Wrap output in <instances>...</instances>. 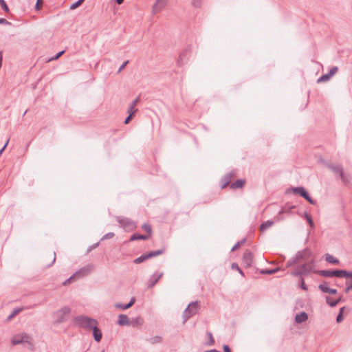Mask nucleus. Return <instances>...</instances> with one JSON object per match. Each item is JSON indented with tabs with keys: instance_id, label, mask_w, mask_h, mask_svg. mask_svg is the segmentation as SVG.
Here are the masks:
<instances>
[{
	"instance_id": "f257e3e1",
	"label": "nucleus",
	"mask_w": 352,
	"mask_h": 352,
	"mask_svg": "<svg viewBox=\"0 0 352 352\" xmlns=\"http://www.w3.org/2000/svg\"><path fill=\"white\" fill-rule=\"evenodd\" d=\"M74 321L79 327L86 330H91L96 324H98L96 320L86 316H78L74 318Z\"/></svg>"
},
{
	"instance_id": "f03ea898",
	"label": "nucleus",
	"mask_w": 352,
	"mask_h": 352,
	"mask_svg": "<svg viewBox=\"0 0 352 352\" xmlns=\"http://www.w3.org/2000/svg\"><path fill=\"white\" fill-rule=\"evenodd\" d=\"M326 166L330 169L335 175H338L340 179L344 184L350 183V176L345 173L343 167L341 164H333L327 163Z\"/></svg>"
},
{
	"instance_id": "7ed1b4c3",
	"label": "nucleus",
	"mask_w": 352,
	"mask_h": 352,
	"mask_svg": "<svg viewBox=\"0 0 352 352\" xmlns=\"http://www.w3.org/2000/svg\"><path fill=\"white\" fill-rule=\"evenodd\" d=\"M200 309L199 301L190 302L183 312V323H185L189 318L195 316Z\"/></svg>"
},
{
	"instance_id": "20e7f679",
	"label": "nucleus",
	"mask_w": 352,
	"mask_h": 352,
	"mask_svg": "<svg viewBox=\"0 0 352 352\" xmlns=\"http://www.w3.org/2000/svg\"><path fill=\"white\" fill-rule=\"evenodd\" d=\"M116 219L125 231H133L137 228L135 222L129 218L117 216Z\"/></svg>"
},
{
	"instance_id": "39448f33",
	"label": "nucleus",
	"mask_w": 352,
	"mask_h": 352,
	"mask_svg": "<svg viewBox=\"0 0 352 352\" xmlns=\"http://www.w3.org/2000/svg\"><path fill=\"white\" fill-rule=\"evenodd\" d=\"M313 267L314 261H311L310 262L298 266L296 270L291 272V274L294 276H300L303 274H308L312 272Z\"/></svg>"
},
{
	"instance_id": "423d86ee",
	"label": "nucleus",
	"mask_w": 352,
	"mask_h": 352,
	"mask_svg": "<svg viewBox=\"0 0 352 352\" xmlns=\"http://www.w3.org/2000/svg\"><path fill=\"white\" fill-rule=\"evenodd\" d=\"M11 342L12 345L27 343L32 348V338L26 333H23L13 336Z\"/></svg>"
},
{
	"instance_id": "0eeeda50",
	"label": "nucleus",
	"mask_w": 352,
	"mask_h": 352,
	"mask_svg": "<svg viewBox=\"0 0 352 352\" xmlns=\"http://www.w3.org/2000/svg\"><path fill=\"white\" fill-rule=\"evenodd\" d=\"M292 190L296 195H298L300 197H303L305 200H307L309 204L312 205L316 204V201L314 200L309 192L305 190V188L302 186L293 187L292 188Z\"/></svg>"
},
{
	"instance_id": "6e6552de",
	"label": "nucleus",
	"mask_w": 352,
	"mask_h": 352,
	"mask_svg": "<svg viewBox=\"0 0 352 352\" xmlns=\"http://www.w3.org/2000/svg\"><path fill=\"white\" fill-rule=\"evenodd\" d=\"M70 308L68 307H64L61 308L60 310H58L55 312L54 315L56 317V320L55 323L60 324L67 320L66 316L68 315L70 312Z\"/></svg>"
},
{
	"instance_id": "1a4fd4ad",
	"label": "nucleus",
	"mask_w": 352,
	"mask_h": 352,
	"mask_svg": "<svg viewBox=\"0 0 352 352\" xmlns=\"http://www.w3.org/2000/svg\"><path fill=\"white\" fill-rule=\"evenodd\" d=\"M317 273L323 277L341 278L342 270H322L317 271Z\"/></svg>"
},
{
	"instance_id": "9d476101",
	"label": "nucleus",
	"mask_w": 352,
	"mask_h": 352,
	"mask_svg": "<svg viewBox=\"0 0 352 352\" xmlns=\"http://www.w3.org/2000/svg\"><path fill=\"white\" fill-rule=\"evenodd\" d=\"M93 269L94 265L92 264H89L87 265L82 267L73 274V277H75L76 279L85 277L89 274L93 270Z\"/></svg>"
},
{
	"instance_id": "9b49d317",
	"label": "nucleus",
	"mask_w": 352,
	"mask_h": 352,
	"mask_svg": "<svg viewBox=\"0 0 352 352\" xmlns=\"http://www.w3.org/2000/svg\"><path fill=\"white\" fill-rule=\"evenodd\" d=\"M237 170L234 169L226 174L221 180V188H226L231 182V180L236 177Z\"/></svg>"
},
{
	"instance_id": "f8f14e48",
	"label": "nucleus",
	"mask_w": 352,
	"mask_h": 352,
	"mask_svg": "<svg viewBox=\"0 0 352 352\" xmlns=\"http://www.w3.org/2000/svg\"><path fill=\"white\" fill-rule=\"evenodd\" d=\"M168 0H156L152 8V13L155 14L162 10L166 6Z\"/></svg>"
},
{
	"instance_id": "ddd939ff",
	"label": "nucleus",
	"mask_w": 352,
	"mask_h": 352,
	"mask_svg": "<svg viewBox=\"0 0 352 352\" xmlns=\"http://www.w3.org/2000/svg\"><path fill=\"white\" fill-rule=\"evenodd\" d=\"M252 253L250 250H246L243 253L242 258L243 263L246 267H250L252 265Z\"/></svg>"
},
{
	"instance_id": "4468645a",
	"label": "nucleus",
	"mask_w": 352,
	"mask_h": 352,
	"mask_svg": "<svg viewBox=\"0 0 352 352\" xmlns=\"http://www.w3.org/2000/svg\"><path fill=\"white\" fill-rule=\"evenodd\" d=\"M162 276H163L162 272H161V273L155 272L153 274H152L148 280V287L152 288L153 287H154L157 284V283L159 281V280L162 277Z\"/></svg>"
},
{
	"instance_id": "2eb2a0df",
	"label": "nucleus",
	"mask_w": 352,
	"mask_h": 352,
	"mask_svg": "<svg viewBox=\"0 0 352 352\" xmlns=\"http://www.w3.org/2000/svg\"><path fill=\"white\" fill-rule=\"evenodd\" d=\"M311 256V252L309 249H305L302 251H300L297 253L298 258H300V261H306Z\"/></svg>"
},
{
	"instance_id": "dca6fc26",
	"label": "nucleus",
	"mask_w": 352,
	"mask_h": 352,
	"mask_svg": "<svg viewBox=\"0 0 352 352\" xmlns=\"http://www.w3.org/2000/svg\"><path fill=\"white\" fill-rule=\"evenodd\" d=\"M117 324L120 326H129L131 325L130 320L129 318L125 314H120L118 316V320L117 321Z\"/></svg>"
},
{
	"instance_id": "f3484780",
	"label": "nucleus",
	"mask_w": 352,
	"mask_h": 352,
	"mask_svg": "<svg viewBox=\"0 0 352 352\" xmlns=\"http://www.w3.org/2000/svg\"><path fill=\"white\" fill-rule=\"evenodd\" d=\"M91 330L93 331V336L95 341L97 342H100L102 338V333L101 330L98 327V324H96Z\"/></svg>"
},
{
	"instance_id": "a211bd4d",
	"label": "nucleus",
	"mask_w": 352,
	"mask_h": 352,
	"mask_svg": "<svg viewBox=\"0 0 352 352\" xmlns=\"http://www.w3.org/2000/svg\"><path fill=\"white\" fill-rule=\"evenodd\" d=\"M307 320H308V314L305 311H302V312L296 314L295 316V322L297 324H300L302 322L307 321Z\"/></svg>"
},
{
	"instance_id": "6ab92c4d",
	"label": "nucleus",
	"mask_w": 352,
	"mask_h": 352,
	"mask_svg": "<svg viewBox=\"0 0 352 352\" xmlns=\"http://www.w3.org/2000/svg\"><path fill=\"white\" fill-rule=\"evenodd\" d=\"M135 302V298L133 297L131 298L130 301L127 304L124 305L122 303H116L115 305V307L116 308L120 309L122 310H125V309H127L130 308L131 307H132L134 305Z\"/></svg>"
},
{
	"instance_id": "aec40b11",
	"label": "nucleus",
	"mask_w": 352,
	"mask_h": 352,
	"mask_svg": "<svg viewBox=\"0 0 352 352\" xmlns=\"http://www.w3.org/2000/svg\"><path fill=\"white\" fill-rule=\"evenodd\" d=\"M148 239H149V235L134 233L131 236V237L129 239V241H136V240H147Z\"/></svg>"
},
{
	"instance_id": "412c9836",
	"label": "nucleus",
	"mask_w": 352,
	"mask_h": 352,
	"mask_svg": "<svg viewBox=\"0 0 352 352\" xmlns=\"http://www.w3.org/2000/svg\"><path fill=\"white\" fill-rule=\"evenodd\" d=\"M245 184V179H237L236 182L232 183L230 185V188L236 189V188H242Z\"/></svg>"
},
{
	"instance_id": "4be33fe9",
	"label": "nucleus",
	"mask_w": 352,
	"mask_h": 352,
	"mask_svg": "<svg viewBox=\"0 0 352 352\" xmlns=\"http://www.w3.org/2000/svg\"><path fill=\"white\" fill-rule=\"evenodd\" d=\"M138 101L139 98H137L136 99L131 102L129 107H128L127 113H133V114L135 113V112L138 111V109L135 108V106L137 105Z\"/></svg>"
},
{
	"instance_id": "5701e85b",
	"label": "nucleus",
	"mask_w": 352,
	"mask_h": 352,
	"mask_svg": "<svg viewBox=\"0 0 352 352\" xmlns=\"http://www.w3.org/2000/svg\"><path fill=\"white\" fill-rule=\"evenodd\" d=\"M325 261L329 263L334 265H338L340 263L339 259L329 254H325Z\"/></svg>"
},
{
	"instance_id": "b1692460",
	"label": "nucleus",
	"mask_w": 352,
	"mask_h": 352,
	"mask_svg": "<svg viewBox=\"0 0 352 352\" xmlns=\"http://www.w3.org/2000/svg\"><path fill=\"white\" fill-rule=\"evenodd\" d=\"M296 206L291 205L289 204H286L284 206L282 207L280 211L279 212V214L287 213L289 214L291 212V210L294 208Z\"/></svg>"
},
{
	"instance_id": "393cba45",
	"label": "nucleus",
	"mask_w": 352,
	"mask_h": 352,
	"mask_svg": "<svg viewBox=\"0 0 352 352\" xmlns=\"http://www.w3.org/2000/svg\"><path fill=\"white\" fill-rule=\"evenodd\" d=\"M188 57V51L187 50H184L183 52H182L178 57V59H177V64L179 65H182L184 64V61H185V59H186Z\"/></svg>"
},
{
	"instance_id": "a878e982",
	"label": "nucleus",
	"mask_w": 352,
	"mask_h": 352,
	"mask_svg": "<svg viewBox=\"0 0 352 352\" xmlns=\"http://www.w3.org/2000/svg\"><path fill=\"white\" fill-rule=\"evenodd\" d=\"M274 224V221L271 220H267L263 223H262L259 227V230L261 232H264L268 228L271 227Z\"/></svg>"
},
{
	"instance_id": "bb28decb",
	"label": "nucleus",
	"mask_w": 352,
	"mask_h": 352,
	"mask_svg": "<svg viewBox=\"0 0 352 352\" xmlns=\"http://www.w3.org/2000/svg\"><path fill=\"white\" fill-rule=\"evenodd\" d=\"M151 344H155L162 342V338L160 336H155L146 340Z\"/></svg>"
},
{
	"instance_id": "cd10ccee",
	"label": "nucleus",
	"mask_w": 352,
	"mask_h": 352,
	"mask_svg": "<svg viewBox=\"0 0 352 352\" xmlns=\"http://www.w3.org/2000/svg\"><path fill=\"white\" fill-rule=\"evenodd\" d=\"M23 310V307H17L13 309L12 313L8 316V320H12L18 314H19L21 311Z\"/></svg>"
},
{
	"instance_id": "c85d7f7f",
	"label": "nucleus",
	"mask_w": 352,
	"mask_h": 352,
	"mask_svg": "<svg viewBox=\"0 0 352 352\" xmlns=\"http://www.w3.org/2000/svg\"><path fill=\"white\" fill-rule=\"evenodd\" d=\"M149 256H148V253L146 254H142L140 256L136 258L134 261H133V263H135V264H139V263H141L144 261H145L147 259H149Z\"/></svg>"
},
{
	"instance_id": "c756f323",
	"label": "nucleus",
	"mask_w": 352,
	"mask_h": 352,
	"mask_svg": "<svg viewBox=\"0 0 352 352\" xmlns=\"http://www.w3.org/2000/svg\"><path fill=\"white\" fill-rule=\"evenodd\" d=\"M131 325L135 327L136 325H142L143 323V320L140 317H136L130 320Z\"/></svg>"
},
{
	"instance_id": "7c9ffc66",
	"label": "nucleus",
	"mask_w": 352,
	"mask_h": 352,
	"mask_svg": "<svg viewBox=\"0 0 352 352\" xmlns=\"http://www.w3.org/2000/svg\"><path fill=\"white\" fill-rule=\"evenodd\" d=\"M328 285H329V283L326 281H324L322 283H321L318 285V288L321 292H322L324 293H327L328 292L329 289L330 288Z\"/></svg>"
},
{
	"instance_id": "2f4dec72",
	"label": "nucleus",
	"mask_w": 352,
	"mask_h": 352,
	"mask_svg": "<svg viewBox=\"0 0 352 352\" xmlns=\"http://www.w3.org/2000/svg\"><path fill=\"white\" fill-rule=\"evenodd\" d=\"M345 307H342L340 309V311H339V313L336 317V322L338 323H340L341 322H342L343 319H344V317H343V314H344V310L345 309Z\"/></svg>"
},
{
	"instance_id": "473e14b6",
	"label": "nucleus",
	"mask_w": 352,
	"mask_h": 352,
	"mask_svg": "<svg viewBox=\"0 0 352 352\" xmlns=\"http://www.w3.org/2000/svg\"><path fill=\"white\" fill-rule=\"evenodd\" d=\"M303 217L306 219L309 226L313 228L314 227V223L311 215L309 214L307 212H305L303 214Z\"/></svg>"
},
{
	"instance_id": "72a5a7b5",
	"label": "nucleus",
	"mask_w": 352,
	"mask_h": 352,
	"mask_svg": "<svg viewBox=\"0 0 352 352\" xmlns=\"http://www.w3.org/2000/svg\"><path fill=\"white\" fill-rule=\"evenodd\" d=\"M164 252V250H157L155 251H151L148 253L149 258H153L159 255L162 254Z\"/></svg>"
},
{
	"instance_id": "f704fd0d",
	"label": "nucleus",
	"mask_w": 352,
	"mask_h": 352,
	"mask_svg": "<svg viewBox=\"0 0 352 352\" xmlns=\"http://www.w3.org/2000/svg\"><path fill=\"white\" fill-rule=\"evenodd\" d=\"M341 278H346V279H352V271H347L342 270Z\"/></svg>"
},
{
	"instance_id": "c9c22d12",
	"label": "nucleus",
	"mask_w": 352,
	"mask_h": 352,
	"mask_svg": "<svg viewBox=\"0 0 352 352\" xmlns=\"http://www.w3.org/2000/svg\"><path fill=\"white\" fill-rule=\"evenodd\" d=\"M142 228L147 232L146 235H149V237L152 234V228L148 223H144L142 226Z\"/></svg>"
},
{
	"instance_id": "e433bc0d",
	"label": "nucleus",
	"mask_w": 352,
	"mask_h": 352,
	"mask_svg": "<svg viewBox=\"0 0 352 352\" xmlns=\"http://www.w3.org/2000/svg\"><path fill=\"white\" fill-rule=\"evenodd\" d=\"M300 262V258H298L296 255V258L291 259L287 262L286 266L287 267H289Z\"/></svg>"
},
{
	"instance_id": "4c0bfd02",
	"label": "nucleus",
	"mask_w": 352,
	"mask_h": 352,
	"mask_svg": "<svg viewBox=\"0 0 352 352\" xmlns=\"http://www.w3.org/2000/svg\"><path fill=\"white\" fill-rule=\"evenodd\" d=\"M331 78V76L328 73L323 74L317 80V82L320 83V82L328 81Z\"/></svg>"
},
{
	"instance_id": "58836bf2",
	"label": "nucleus",
	"mask_w": 352,
	"mask_h": 352,
	"mask_svg": "<svg viewBox=\"0 0 352 352\" xmlns=\"http://www.w3.org/2000/svg\"><path fill=\"white\" fill-rule=\"evenodd\" d=\"M278 271V268H275V269H272V270L265 269V270H262L261 271V274H274L276 272H277Z\"/></svg>"
},
{
	"instance_id": "ea45409f",
	"label": "nucleus",
	"mask_w": 352,
	"mask_h": 352,
	"mask_svg": "<svg viewBox=\"0 0 352 352\" xmlns=\"http://www.w3.org/2000/svg\"><path fill=\"white\" fill-rule=\"evenodd\" d=\"M345 284L346 287L344 289V292L349 293L351 290H352V279H347Z\"/></svg>"
},
{
	"instance_id": "a19ab883",
	"label": "nucleus",
	"mask_w": 352,
	"mask_h": 352,
	"mask_svg": "<svg viewBox=\"0 0 352 352\" xmlns=\"http://www.w3.org/2000/svg\"><path fill=\"white\" fill-rule=\"evenodd\" d=\"M327 303L331 307H334L337 305L336 300H333L330 296H326L325 298Z\"/></svg>"
},
{
	"instance_id": "79ce46f5",
	"label": "nucleus",
	"mask_w": 352,
	"mask_h": 352,
	"mask_svg": "<svg viewBox=\"0 0 352 352\" xmlns=\"http://www.w3.org/2000/svg\"><path fill=\"white\" fill-rule=\"evenodd\" d=\"M84 1L85 0H78L76 2L72 3L69 7L70 10L76 9L84 2Z\"/></svg>"
},
{
	"instance_id": "37998d69",
	"label": "nucleus",
	"mask_w": 352,
	"mask_h": 352,
	"mask_svg": "<svg viewBox=\"0 0 352 352\" xmlns=\"http://www.w3.org/2000/svg\"><path fill=\"white\" fill-rule=\"evenodd\" d=\"M246 241L245 239H243L240 241L237 242L231 249L232 252L235 251L237 248H239L241 245L244 244Z\"/></svg>"
},
{
	"instance_id": "c03bdc74",
	"label": "nucleus",
	"mask_w": 352,
	"mask_h": 352,
	"mask_svg": "<svg viewBox=\"0 0 352 352\" xmlns=\"http://www.w3.org/2000/svg\"><path fill=\"white\" fill-rule=\"evenodd\" d=\"M231 268H232V270H236V271H238V272H239V274H240L241 276H245V275H244L243 272V271L241 270V269L239 267V265H238V264H237V263H232V265H231Z\"/></svg>"
},
{
	"instance_id": "a18cd8bd",
	"label": "nucleus",
	"mask_w": 352,
	"mask_h": 352,
	"mask_svg": "<svg viewBox=\"0 0 352 352\" xmlns=\"http://www.w3.org/2000/svg\"><path fill=\"white\" fill-rule=\"evenodd\" d=\"M207 336L208 337V342L207 343L208 345L212 346L214 344V339L213 338V336L211 332H208Z\"/></svg>"
},
{
	"instance_id": "49530a36",
	"label": "nucleus",
	"mask_w": 352,
	"mask_h": 352,
	"mask_svg": "<svg viewBox=\"0 0 352 352\" xmlns=\"http://www.w3.org/2000/svg\"><path fill=\"white\" fill-rule=\"evenodd\" d=\"M0 6L3 10H4L6 12H9V10H10L9 8H8L6 2L5 1V0H0Z\"/></svg>"
},
{
	"instance_id": "de8ad7c7",
	"label": "nucleus",
	"mask_w": 352,
	"mask_h": 352,
	"mask_svg": "<svg viewBox=\"0 0 352 352\" xmlns=\"http://www.w3.org/2000/svg\"><path fill=\"white\" fill-rule=\"evenodd\" d=\"M115 236V234L113 232H109L104 234L102 238L101 241L107 240L113 238Z\"/></svg>"
},
{
	"instance_id": "09e8293b",
	"label": "nucleus",
	"mask_w": 352,
	"mask_h": 352,
	"mask_svg": "<svg viewBox=\"0 0 352 352\" xmlns=\"http://www.w3.org/2000/svg\"><path fill=\"white\" fill-rule=\"evenodd\" d=\"M65 50H62V51L58 52L54 56L52 57L49 60H57L65 53Z\"/></svg>"
},
{
	"instance_id": "8fccbe9b",
	"label": "nucleus",
	"mask_w": 352,
	"mask_h": 352,
	"mask_svg": "<svg viewBox=\"0 0 352 352\" xmlns=\"http://www.w3.org/2000/svg\"><path fill=\"white\" fill-rule=\"evenodd\" d=\"M338 68L336 66L331 67L328 74L332 77L338 72Z\"/></svg>"
},
{
	"instance_id": "3c124183",
	"label": "nucleus",
	"mask_w": 352,
	"mask_h": 352,
	"mask_svg": "<svg viewBox=\"0 0 352 352\" xmlns=\"http://www.w3.org/2000/svg\"><path fill=\"white\" fill-rule=\"evenodd\" d=\"M202 0H192V5L195 8H199L201 5Z\"/></svg>"
},
{
	"instance_id": "603ef678",
	"label": "nucleus",
	"mask_w": 352,
	"mask_h": 352,
	"mask_svg": "<svg viewBox=\"0 0 352 352\" xmlns=\"http://www.w3.org/2000/svg\"><path fill=\"white\" fill-rule=\"evenodd\" d=\"M99 244H100V242H97V243L91 245V246H89L88 248V249H87V253L90 252L91 250H93L96 249V248H98Z\"/></svg>"
},
{
	"instance_id": "864d4df0",
	"label": "nucleus",
	"mask_w": 352,
	"mask_h": 352,
	"mask_svg": "<svg viewBox=\"0 0 352 352\" xmlns=\"http://www.w3.org/2000/svg\"><path fill=\"white\" fill-rule=\"evenodd\" d=\"M76 278L75 277H73V275H72V276H71L69 278H67V280H65L63 282V285H67L69 284L72 280H76Z\"/></svg>"
},
{
	"instance_id": "5fc2aeb1",
	"label": "nucleus",
	"mask_w": 352,
	"mask_h": 352,
	"mask_svg": "<svg viewBox=\"0 0 352 352\" xmlns=\"http://www.w3.org/2000/svg\"><path fill=\"white\" fill-rule=\"evenodd\" d=\"M129 113V116L126 118L125 120H124V124H128L129 123V122L131 120L134 114H133V113Z\"/></svg>"
},
{
	"instance_id": "6e6d98bb",
	"label": "nucleus",
	"mask_w": 352,
	"mask_h": 352,
	"mask_svg": "<svg viewBox=\"0 0 352 352\" xmlns=\"http://www.w3.org/2000/svg\"><path fill=\"white\" fill-rule=\"evenodd\" d=\"M129 63V60H126L125 62H124L121 66L120 67V68L118 69V73H120L121 72V71H122L124 69V68L128 65V63Z\"/></svg>"
},
{
	"instance_id": "4d7b16f0",
	"label": "nucleus",
	"mask_w": 352,
	"mask_h": 352,
	"mask_svg": "<svg viewBox=\"0 0 352 352\" xmlns=\"http://www.w3.org/2000/svg\"><path fill=\"white\" fill-rule=\"evenodd\" d=\"M55 261H56V252H54L52 258V261L50 264H47V266L51 267L54 263Z\"/></svg>"
},
{
	"instance_id": "13d9d810",
	"label": "nucleus",
	"mask_w": 352,
	"mask_h": 352,
	"mask_svg": "<svg viewBox=\"0 0 352 352\" xmlns=\"http://www.w3.org/2000/svg\"><path fill=\"white\" fill-rule=\"evenodd\" d=\"M300 287L303 289V290H307V287L305 283V281H304V279L303 278H301L300 279Z\"/></svg>"
},
{
	"instance_id": "bf43d9fd",
	"label": "nucleus",
	"mask_w": 352,
	"mask_h": 352,
	"mask_svg": "<svg viewBox=\"0 0 352 352\" xmlns=\"http://www.w3.org/2000/svg\"><path fill=\"white\" fill-rule=\"evenodd\" d=\"M0 24L10 25V23L6 19L0 18Z\"/></svg>"
},
{
	"instance_id": "052dcab7",
	"label": "nucleus",
	"mask_w": 352,
	"mask_h": 352,
	"mask_svg": "<svg viewBox=\"0 0 352 352\" xmlns=\"http://www.w3.org/2000/svg\"><path fill=\"white\" fill-rule=\"evenodd\" d=\"M223 352H232L228 345L224 344L223 346Z\"/></svg>"
},
{
	"instance_id": "680f3d73",
	"label": "nucleus",
	"mask_w": 352,
	"mask_h": 352,
	"mask_svg": "<svg viewBox=\"0 0 352 352\" xmlns=\"http://www.w3.org/2000/svg\"><path fill=\"white\" fill-rule=\"evenodd\" d=\"M327 293H329L330 294H336L337 293V289L329 288Z\"/></svg>"
},
{
	"instance_id": "e2e57ef3",
	"label": "nucleus",
	"mask_w": 352,
	"mask_h": 352,
	"mask_svg": "<svg viewBox=\"0 0 352 352\" xmlns=\"http://www.w3.org/2000/svg\"><path fill=\"white\" fill-rule=\"evenodd\" d=\"M40 2H42V0H37L36 3L35 5V9L39 10L40 9Z\"/></svg>"
},
{
	"instance_id": "0e129e2a",
	"label": "nucleus",
	"mask_w": 352,
	"mask_h": 352,
	"mask_svg": "<svg viewBox=\"0 0 352 352\" xmlns=\"http://www.w3.org/2000/svg\"><path fill=\"white\" fill-rule=\"evenodd\" d=\"M8 140L6 142V144L3 146V147L1 149H0V155L2 153V152H3V150L5 149L6 146H7V144H8Z\"/></svg>"
},
{
	"instance_id": "69168bd1",
	"label": "nucleus",
	"mask_w": 352,
	"mask_h": 352,
	"mask_svg": "<svg viewBox=\"0 0 352 352\" xmlns=\"http://www.w3.org/2000/svg\"><path fill=\"white\" fill-rule=\"evenodd\" d=\"M2 59H3L2 52H0V68L1 67V65H2Z\"/></svg>"
},
{
	"instance_id": "338daca9",
	"label": "nucleus",
	"mask_w": 352,
	"mask_h": 352,
	"mask_svg": "<svg viewBox=\"0 0 352 352\" xmlns=\"http://www.w3.org/2000/svg\"><path fill=\"white\" fill-rule=\"evenodd\" d=\"M204 352H221V351H217L216 349H211V350L205 351Z\"/></svg>"
},
{
	"instance_id": "774afa93",
	"label": "nucleus",
	"mask_w": 352,
	"mask_h": 352,
	"mask_svg": "<svg viewBox=\"0 0 352 352\" xmlns=\"http://www.w3.org/2000/svg\"><path fill=\"white\" fill-rule=\"evenodd\" d=\"M116 3L119 5L122 4L124 0H116Z\"/></svg>"
}]
</instances>
